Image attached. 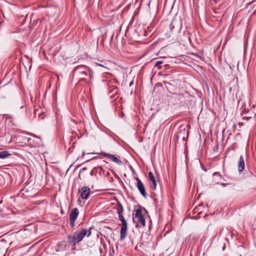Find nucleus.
I'll return each instance as SVG.
<instances>
[{"label":"nucleus","mask_w":256,"mask_h":256,"mask_svg":"<svg viewBox=\"0 0 256 256\" xmlns=\"http://www.w3.org/2000/svg\"><path fill=\"white\" fill-rule=\"evenodd\" d=\"M88 66H78L74 68V72L78 73H82V70H88Z\"/></svg>","instance_id":"13"},{"label":"nucleus","mask_w":256,"mask_h":256,"mask_svg":"<svg viewBox=\"0 0 256 256\" xmlns=\"http://www.w3.org/2000/svg\"><path fill=\"white\" fill-rule=\"evenodd\" d=\"M98 64V66H102V64Z\"/></svg>","instance_id":"21"},{"label":"nucleus","mask_w":256,"mask_h":256,"mask_svg":"<svg viewBox=\"0 0 256 256\" xmlns=\"http://www.w3.org/2000/svg\"><path fill=\"white\" fill-rule=\"evenodd\" d=\"M184 60L190 64L192 62V59L191 58L188 56H185L184 58Z\"/></svg>","instance_id":"15"},{"label":"nucleus","mask_w":256,"mask_h":256,"mask_svg":"<svg viewBox=\"0 0 256 256\" xmlns=\"http://www.w3.org/2000/svg\"><path fill=\"white\" fill-rule=\"evenodd\" d=\"M90 78H92V75L90 74Z\"/></svg>","instance_id":"20"},{"label":"nucleus","mask_w":256,"mask_h":256,"mask_svg":"<svg viewBox=\"0 0 256 256\" xmlns=\"http://www.w3.org/2000/svg\"><path fill=\"white\" fill-rule=\"evenodd\" d=\"M190 256H191V255H190Z\"/></svg>","instance_id":"23"},{"label":"nucleus","mask_w":256,"mask_h":256,"mask_svg":"<svg viewBox=\"0 0 256 256\" xmlns=\"http://www.w3.org/2000/svg\"><path fill=\"white\" fill-rule=\"evenodd\" d=\"M136 187L140 192V194L144 198L146 197V191L145 187L142 182L140 178H136Z\"/></svg>","instance_id":"7"},{"label":"nucleus","mask_w":256,"mask_h":256,"mask_svg":"<svg viewBox=\"0 0 256 256\" xmlns=\"http://www.w3.org/2000/svg\"><path fill=\"white\" fill-rule=\"evenodd\" d=\"M213 175H214V176H219V177H220V178H221V177H222V175H221V174H220V172H214V174H213Z\"/></svg>","instance_id":"19"},{"label":"nucleus","mask_w":256,"mask_h":256,"mask_svg":"<svg viewBox=\"0 0 256 256\" xmlns=\"http://www.w3.org/2000/svg\"><path fill=\"white\" fill-rule=\"evenodd\" d=\"M10 155L7 151L0 152V158H5Z\"/></svg>","instance_id":"14"},{"label":"nucleus","mask_w":256,"mask_h":256,"mask_svg":"<svg viewBox=\"0 0 256 256\" xmlns=\"http://www.w3.org/2000/svg\"><path fill=\"white\" fill-rule=\"evenodd\" d=\"M92 228H90L88 230H87L86 229H82L80 232H75L74 233L72 236H69L68 238L69 240L72 238V242L74 243H78L82 240L85 236H86L88 237L91 235Z\"/></svg>","instance_id":"2"},{"label":"nucleus","mask_w":256,"mask_h":256,"mask_svg":"<svg viewBox=\"0 0 256 256\" xmlns=\"http://www.w3.org/2000/svg\"><path fill=\"white\" fill-rule=\"evenodd\" d=\"M90 192V188L84 186L82 188L80 198L83 200H87L88 198Z\"/></svg>","instance_id":"8"},{"label":"nucleus","mask_w":256,"mask_h":256,"mask_svg":"<svg viewBox=\"0 0 256 256\" xmlns=\"http://www.w3.org/2000/svg\"><path fill=\"white\" fill-rule=\"evenodd\" d=\"M170 27L172 32H180L182 27L181 20L174 19L170 24Z\"/></svg>","instance_id":"4"},{"label":"nucleus","mask_w":256,"mask_h":256,"mask_svg":"<svg viewBox=\"0 0 256 256\" xmlns=\"http://www.w3.org/2000/svg\"><path fill=\"white\" fill-rule=\"evenodd\" d=\"M203 53H204V51L202 50H201L200 51V52L198 54L193 52V54H192L193 56H194L196 58V59H194L193 58V60H196L197 61H198L200 60H204V56Z\"/></svg>","instance_id":"10"},{"label":"nucleus","mask_w":256,"mask_h":256,"mask_svg":"<svg viewBox=\"0 0 256 256\" xmlns=\"http://www.w3.org/2000/svg\"><path fill=\"white\" fill-rule=\"evenodd\" d=\"M87 70H82V76H87Z\"/></svg>","instance_id":"17"},{"label":"nucleus","mask_w":256,"mask_h":256,"mask_svg":"<svg viewBox=\"0 0 256 256\" xmlns=\"http://www.w3.org/2000/svg\"><path fill=\"white\" fill-rule=\"evenodd\" d=\"M30 140H31V138H28V142H29L30 141Z\"/></svg>","instance_id":"22"},{"label":"nucleus","mask_w":256,"mask_h":256,"mask_svg":"<svg viewBox=\"0 0 256 256\" xmlns=\"http://www.w3.org/2000/svg\"><path fill=\"white\" fill-rule=\"evenodd\" d=\"M34 137L38 139H39L40 142H36V144H33L32 145H33L34 146H39L40 145V144H41L40 140L37 136H35ZM30 144H32L31 142H30Z\"/></svg>","instance_id":"16"},{"label":"nucleus","mask_w":256,"mask_h":256,"mask_svg":"<svg viewBox=\"0 0 256 256\" xmlns=\"http://www.w3.org/2000/svg\"><path fill=\"white\" fill-rule=\"evenodd\" d=\"M162 64V62L161 61V60H159V61H157L156 62L155 64H154V66H158L160 64Z\"/></svg>","instance_id":"18"},{"label":"nucleus","mask_w":256,"mask_h":256,"mask_svg":"<svg viewBox=\"0 0 256 256\" xmlns=\"http://www.w3.org/2000/svg\"><path fill=\"white\" fill-rule=\"evenodd\" d=\"M183 41L186 42L187 41L190 42V44H191V38H190V32L188 31L184 32V38H183Z\"/></svg>","instance_id":"12"},{"label":"nucleus","mask_w":256,"mask_h":256,"mask_svg":"<svg viewBox=\"0 0 256 256\" xmlns=\"http://www.w3.org/2000/svg\"><path fill=\"white\" fill-rule=\"evenodd\" d=\"M142 210H145V209L142 206H140L135 210L134 215L135 218L138 219L139 223L142 226H146V220L142 214Z\"/></svg>","instance_id":"3"},{"label":"nucleus","mask_w":256,"mask_h":256,"mask_svg":"<svg viewBox=\"0 0 256 256\" xmlns=\"http://www.w3.org/2000/svg\"><path fill=\"white\" fill-rule=\"evenodd\" d=\"M79 214L78 210L76 208L72 209L70 214V224L72 228L75 226V222Z\"/></svg>","instance_id":"6"},{"label":"nucleus","mask_w":256,"mask_h":256,"mask_svg":"<svg viewBox=\"0 0 256 256\" xmlns=\"http://www.w3.org/2000/svg\"><path fill=\"white\" fill-rule=\"evenodd\" d=\"M94 154H95V153H94ZM96 154L102 155L106 157L118 165L122 164V162L120 160V156L118 155H113L104 152H102L100 153L98 152L96 153Z\"/></svg>","instance_id":"5"},{"label":"nucleus","mask_w":256,"mask_h":256,"mask_svg":"<svg viewBox=\"0 0 256 256\" xmlns=\"http://www.w3.org/2000/svg\"><path fill=\"white\" fill-rule=\"evenodd\" d=\"M116 210L118 215L119 220L122 223V226L120 232V239L121 240H123L127 236L128 224L122 215L124 212L123 206L119 202H118Z\"/></svg>","instance_id":"1"},{"label":"nucleus","mask_w":256,"mask_h":256,"mask_svg":"<svg viewBox=\"0 0 256 256\" xmlns=\"http://www.w3.org/2000/svg\"><path fill=\"white\" fill-rule=\"evenodd\" d=\"M244 168V162L243 158V156H241L240 158L238 165V170L240 172H242L243 171Z\"/></svg>","instance_id":"11"},{"label":"nucleus","mask_w":256,"mask_h":256,"mask_svg":"<svg viewBox=\"0 0 256 256\" xmlns=\"http://www.w3.org/2000/svg\"><path fill=\"white\" fill-rule=\"evenodd\" d=\"M148 174L149 180L152 182V184L150 186L151 189L152 190H155L156 187V182L154 176L152 172H150Z\"/></svg>","instance_id":"9"}]
</instances>
